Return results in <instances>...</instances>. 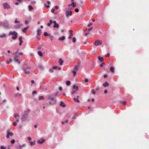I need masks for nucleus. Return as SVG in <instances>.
I'll list each match as a JSON object with an SVG mask.
<instances>
[{"label":"nucleus","mask_w":149,"mask_h":149,"mask_svg":"<svg viewBox=\"0 0 149 149\" xmlns=\"http://www.w3.org/2000/svg\"><path fill=\"white\" fill-rule=\"evenodd\" d=\"M84 4V2L83 1H81L80 2V3L79 4V6H81L82 5Z\"/></svg>","instance_id":"33"},{"label":"nucleus","mask_w":149,"mask_h":149,"mask_svg":"<svg viewBox=\"0 0 149 149\" xmlns=\"http://www.w3.org/2000/svg\"><path fill=\"white\" fill-rule=\"evenodd\" d=\"M16 148L17 149H22L21 147L20 146L19 147H16Z\"/></svg>","instance_id":"54"},{"label":"nucleus","mask_w":149,"mask_h":149,"mask_svg":"<svg viewBox=\"0 0 149 149\" xmlns=\"http://www.w3.org/2000/svg\"><path fill=\"white\" fill-rule=\"evenodd\" d=\"M37 35L38 36H40L41 33V31L40 29H38L37 30Z\"/></svg>","instance_id":"20"},{"label":"nucleus","mask_w":149,"mask_h":149,"mask_svg":"<svg viewBox=\"0 0 149 149\" xmlns=\"http://www.w3.org/2000/svg\"><path fill=\"white\" fill-rule=\"evenodd\" d=\"M28 23V21L27 20H26L25 22V23L26 24H27Z\"/></svg>","instance_id":"64"},{"label":"nucleus","mask_w":149,"mask_h":149,"mask_svg":"<svg viewBox=\"0 0 149 149\" xmlns=\"http://www.w3.org/2000/svg\"><path fill=\"white\" fill-rule=\"evenodd\" d=\"M60 105L63 107H65V104L62 101L61 102Z\"/></svg>","instance_id":"24"},{"label":"nucleus","mask_w":149,"mask_h":149,"mask_svg":"<svg viewBox=\"0 0 149 149\" xmlns=\"http://www.w3.org/2000/svg\"><path fill=\"white\" fill-rule=\"evenodd\" d=\"M3 8L4 9L10 8V6L7 2L4 3L3 4Z\"/></svg>","instance_id":"7"},{"label":"nucleus","mask_w":149,"mask_h":149,"mask_svg":"<svg viewBox=\"0 0 149 149\" xmlns=\"http://www.w3.org/2000/svg\"><path fill=\"white\" fill-rule=\"evenodd\" d=\"M19 41L22 40V36H20L19 38Z\"/></svg>","instance_id":"57"},{"label":"nucleus","mask_w":149,"mask_h":149,"mask_svg":"<svg viewBox=\"0 0 149 149\" xmlns=\"http://www.w3.org/2000/svg\"><path fill=\"white\" fill-rule=\"evenodd\" d=\"M120 102L124 105L126 103V102L125 101H121Z\"/></svg>","instance_id":"44"},{"label":"nucleus","mask_w":149,"mask_h":149,"mask_svg":"<svg viewBox=\"0 0 149 149\" xmlns=\"http://www.w3.org/2000/svg\"><path fill=\"white\" fill-rule=\"evenodd\" d=\"M18 57V56H16V57H14V60L15 62H17L18 64H19L20 63L17 58Z\"/></svg>","instance_id":"13"},{"label":"nucleus","mask_w":149,"mask_h":149,"mask_svg":"<svg viewBox=\"0 0 149 149\" xmlns=\"http://www.w3.org/2000/svg\"><path fill=\"white\" fill-rule=\"evenodd\" d=\"M15 23H19V22L17 20H15Z\"/></svg>","instance_id":"52"},{"label":"nucleus","mask_w":149,"mask_h":149,"mask_svg":"<svg viewBox=\"0 0 149 149\" xmlns=\"http://www.w3.org/2000/svg\"><path fill=\"white\" fill-rule=\"evenodd\" d=\"M102 42L99 40H95L94 44L96 46L100 45H101Z\"/></svg>","instance_id":"8"},{"label":"nucleus","mask_w":149,"mask_h":149,"mask_svg":"<svg viewBox=\"0 0 149 149\" xmlns=\"http://www.w3.org/2000/svg\"><path fill=\"white\" fill-rule=\"evenodd\" d=\"M53 23L54 24L53 27L54 28H59V25L57 23L56 21H54Z\"/></svg>","instance_id":"10"},{"label":"nucleus","mask_w":149,"mask_h":149,"mask_svg":"<svg viewBox=\"0 0 149 149\" xmlns=\"http://www.w3.org/2000/svg\"><path fill=\"white\" fill-rule=\"evenodd\" d=\"M109 84L107 81H106L103 84V86L104 87H106L109 86Z\"/></svg>","instance_id":"15"},{"label":"nucleus","mask_w":149,"mask_h":149,"mask_svg":"<svg viewBox=\"0 0 149 149\" xmlns=\"http://www.w3.org/2000/svg\"><path fill=\"white\" fill-rule=\"evenodd\" d=\"M28 139L29 141V142L30 143V142L31 141V140H32V139H31V138L30 137H29L28 138Z\"/></svg>","instance_id":"39"},{"label":"nucleus","mask_w":149,"mask_h":149,"mask_svg":"<svg viewBox=\"0 0 149 149\" xmlns=\"http://www.w3.org/2000/svg\"><path fill=\"white\" fill-rule=\"evenodd\" d=\"M20 25L19 24H17L15 26V28L16 29H19L20 27Z\"/></svg>","instance_id":"26"},{"label":"nucleus","mask_w":149,"mask_h":149,"mask_svg":"<svg viewBox=\"0 0 149 149\" xmlns=\"http://www.w3.org/2000/svg\"><path fill=\"white\" fill-rule=\"evenodd\" d=\"M59 95V93L58 92H56L54 94L55 96H58Z\"/></svg>","instance_id":"36"},{"label":"nucleus","mask_w":149,"mask_h":149,"mask_svg":"<svg viewBox=\"0 0 149 149\" xmlns=\"http://www.w3.org/2000/svg\"><path fill=\"white\" fill-rule=\"evenodd\" d=\"M15 97H17L18 96H20L21 95V94L20 93H15Z\"/></svg>","instance_id":"30"},{"label":"nucleus","mask_w":149,"mask_h":149,"mask_svg":"<svg viewBox=\"0 0 149 149\" xmlns=\"http://www.w3.org/2000/svg\"><path fill=\"white\" fill-rule=\"evenodd\" d=\"M92 93L93 94H95V91L94 90H93Z\"/></svg>","instance_id":"63"},{"label":"nucleus","mask_w":149,"mask_h":149,"mask_svg":"<svg viewBox=\"0 0 149 149\" xmlns=\"http://www.w3.org/2000/svg\"><path fill=\"white\" fill-rule=\"evenodd\" d=\"M15 140L14 139H12L11 141V143H14L15 142Z\"/></svg>","instance_id":"43"},{"label":"nucleus","mask_w":149,"mask_h":149,"mask_svg":"<svg viewBox=\"0 0 149 149\" xmlns=\"http://www.w3.org/2000/svg\"><path fill=\"white\" fill-rule=\"evenodd\" d=\"M25 145V144H23L22 145H20L19 146H20V147H24Z\"/></svg>","instance_id":"51"},{"label":"nucleus","mask_w":149,"mask_h":149,"mask_svg":"<svg viewBox=\"0 0 149 149\" xmlns=\"http://www.w3.org/2000/svg\"><path fill=\"white\" fill-rule=\"evenodd\" d=\"M28 7L29 9V10H31L33 9V7L31 5H29Z\"/></svg>","instance_id":"34"},{"label":"nucleus","mask_w":149,"mask_h":149,"mask_svg":"<svg viewBox=\"0 0 149 149\" xmlns=\"http://www.w3.org/2000/svg\"><path fill=\"white\" fill-rule=\"evenodd\" d=\"M73 88L74 89H75L76 91H77L78 90V87L76 86L75 85H74L73 86Z\"/></svg>","instance_id":"27"},{"label":"nucleus","mask_w":149,"mask_h":149,"mask_svg":"<svg viewBox=\"0 0 149 149\" xmlns=\"http://www.w3.org/2000/svg\"><path fill=\"white\" fill-rule=\"evenodd\" d=\"M93 28L92 27H91L90 28L88 29V30L90 31L92 30Z\"/></svg>","instance_id":"55"},{"label":"nucleus","mask_w":149,"mask_h":149,"mask_svg":"<svg viewBox=\"0 0 149 149\" xmlns=\"http://www.w3.org/2000/svg\"><path fill=\"white\" fill-rule=\"evenodd\" d=\"M31 3L32 4H35L36 3V2L34 1H31Z\"/></svg>","instance_id":"40"},{"label":"nucleus","mask_w":149,"mask_h":149,"mask_svg":"<svg viewBox=\"0 0 149 149\" xmlns=\"http://www.w3.org/2000/svg\"><path fill=\"white\" fill-rule=\"evenodd\" d=\"M28 27H26L22 29V31L24 33H25L26 32V31L28 29Z\"/></svg>","instance_id":"17"},{"label":"nucleus","mask_w":149,"mask_h":149,"mask_svg":"<svg viewBox=\"0 0 149 149\" xmlns=\"http://www.w3.org/2000/svg\"><path fill=\"white\" fill-rule=\"evenodd\" d=\"M59 90L60 91H61L62 90V88L61 87H59Z\"/></svg>","instance_id":"60"},{"label":"nucleus","mask_w":149,"mask_h":149,"mask_svg":"<svg viewBox=\"0 0 149 149\" xmlns=\"http://www.w3.org/2000/svg\"><path fill=\"white\" fill-rule=\"evenodd\" d=\"M44 36H47L48 35V33L47 32H45L44 33Z\"/></svg>","instance_id":"42"},{"label":"nucleus","mask_w":149,"mask_h":149,"mask_svg":"<svg viewBox=\"0 0 149 149\" xmlns=\"http://www.w3.org/2000/svg\"><path fill=\"white\" fill-rule=\"evenodd\" d=\"M22 117L21 118V119L22 120V121L23 122V121L25 120L26 118L28 117V113L27 111H25L24 114H22Z\"/></svg>","instance_id":"6"},{"label":"nucleus","mask_w":149,"mask_h":149,"mask_svg":"<svg viewBox=\"0 0 149 149\" xmlns=\"http://www.w3.org/2000/svg\"><path fill=\"white\" fill-rule=\"evenodd\" d=\"M19 116V114L17 113H15L14 117L15 118H17V117H18Z\"/></svg>","instance_id":"37"},{"label":"nucleus","mask_w":149,"mask_h":149,"mask_svg":"<svg viewBox=\"0 0 149 149\" xmlns=\"http://www.w3.org/2000/svg\"><path fill=\"white\" fill-rule=\"evenodd\" d=\"M6 36V34L5 33H3L1 34H0V38H3Z\"/></svg>","instance_id":"18"},{"label":"nucleus","mask_w":149,"mask_h":149,"mask_svg":"<svg viewBox=\"0 0 149 149\" xmlns=\"http://www.w3.org/2000/svg\"><path fill=\"white\" fill-rule=\"evenodd\" d=\"M45 139L43 138H41L40 139H38V143L39 144H41L43 143L45 141Z\"/></svg>","instance_id":"12"},{"label":"nucleus","mask_w":149,"mask_h":149,"mask_svg":"<svg viewBox=\"0 0 149 149\" xmlns=\"http://www.w3.org/2000/svg\"><path fill=\"white\" fill-rule=\"evenodd\" d=\"M72 4L73 7H74L76 6V3L75 2H72Z\"/></svg>","instance_id":"35"},{"label":"nucleus","mask_w":149,"mask_h":149,"mask_svg":"<svg viewBox=\"0 0 149 149\" xmlns=\"http://www.w3.org/2000/svg\"><path fill=\"white\" fill-rule=\"evenodd\" d=\"M72 42H76V38L75 37H73V38H72Z\"/></svg>","instance_id":"38"},{"label":"nucleus","mask_w":149,"mask_h":149,"mask_svg":"<svg viewBox=\"0 0 149 149\" xmlns=\"http://www.w3.org/2000/svg\"><path fill=\"white\" fill-rule=\"evenodd\" d=\"M76 115H77L76 114H75V115H74V116L72 117V119H75V116H76Z\"/></svg>","instance_id":"59"},{"label":"nucleus","mask_w":149,"mask_h":149,"mask_svg":"<svg viewBox=\"0 0 149 149\" xmlns=\"http://www.w3.org/2000/svg\"><path fill=\"white\" fill-rule=\"evenodd\" d=\"M49 70L50 72H53V69H49Z\"/></svg>","instance_id":"50"},{"label":"nucleus","mask_w":149,"mask_h":149,"mask_svg":"<svg viewBox=\"0 0 149 149\" xmlns=\"http://www.w3.org/2000/svg\"><path fill=\"white\" fill-rule=\"evenodd\" d=\"M55 8L56 9H58L59 8V7L57 6H55Z\"/></svg>","instance_id":"62"},{"label":"nucleus","mask_w":149,"mask_h":149,"mask_svg":"<svg viewBox=\"0 0 149 149\" xmlns=\"http://www.w3.org/2000/svg\"><path fill=\"white\" fill-rule=\"evenodd\" d=\"M13 125L14 126H16V125H17V123L16 122H14L13 123Z\"/></svg>","instance_id":"45"},{"label":"nucleus","mask_w":149,"mask_h":149,"mask_svg":"<svg viewBox=\"0 0 149 149\" xmlns=\"http://www.w3.org/2000/svg\"><path fill=\"white\" fill-rule=\"evenodd\" d=\"M110 70L112 72H114V68L113 67H111L110 68Z\"/></svg>","instance_id":"28"},{"label":"nucleus","mask_w":149,"mask_h":149,"mask_svg":"<svg viewBox=\"0 0 149 149\" xmlns=\"http://www.w3.org/2000/svg\"><path fill=\"white\" fill-rule=\"evenodd\" d=\"M63 62V61L62 59L60 58L59 59V63L60 65H62Z\"/></svg>","instance_id":"22"},{"label":"nucleus","mask_w":149,"mask_h":149,"mask_svg":"<svg viewBox=\"0 0 149 149\" xmlns=\"http://www.w3.org/2000/svg\"><path fill=\"white\" fill-rule=\"evenodd\" d=\"M65 39V37L64 36H63L62 37L59 38V40H63Z\"/></svg>","instance_id":"23"},{"label":"nucleus","mask_w":149,"mask_h":149,"mask_svg":"<svg viewBox=\"0 0 149 149\" xmlns=\"http://www.w3.org/2000/svg\"><path fill=\"white\" fill-rule=\"evenodd\" d=\"M38 54L39 56H43V54L41 51H39L38 52Z\"/></svg>","instance_id":"29"},{"label":"nucleus","mask_w":149,"mask_h":149,"mask_svg":"<svg viewBox=\"0 0 149 149\" xmlns=\"http://www.w3.org/2000/svg\"><path fill=\"white\" fill-rule=\"evenodd\" d=\"M98 58L99 61H100L101 62H102L103 61V58L102 57H101L100 56H98Z\"/></svg>","instance_id":"19"},{"label":"nucleus","mask_w":149,"mask_h":149,"mask_svg":"<svg viewBox=\"0 0 149 149\" xmlns=\"http://www.w3.org/2000/svg\"><path fill=\"white\" fill-rule=\"evenodd\" d=\"M52 12L54 13L55 11V9L54 8H52L51 10Z\"/></svg>","instance_id":"56"},{"label":"nucleus","mask_w":149,"mask_h":149,"mask_svg":"<svg viewBox=\"0 0 149 149\" xmlns=\"http://www.w3.org/2000/svg\"><path fill=\"white\" fill-rule=\"evenodd\" d=\"M54 97L52 95H49L48 96L47 100L50 104H54L56 103V101L54 99Z\"/></svg>","instance_id":"2"},{"label":"nucleus","mask_w":149,"mask_h":149,"mask_svg":"<svg viewBox=\"0 0 149 149\" xmlns=\"http://www.w3.org/2000/svg\"><path fill=\"white\" fill-rule=\"evenodd\" d=\"M66 16L67 17H68L69 16H71L72 15L71 11H69V10H67L66 12Z\"/></svg>","instance_id":"9"},{"label":"nucleus","mask_w":149,"mask_h":149,"mask_svg":"<svg viewBox=\"0 0 149 149\" xmlns=\"http://www.w3.org/2000/svg\"><path fill=\"white\" fill-rule=\"evenodd\" d=\"M35 141L34 142L31 141L30 145L31 146L34 145L35 144Z\"/></svg>","instance_id":"31"},{"label":"nucleus","mask_w":149,"mask_h":149,"mask_svg":"<svg viewBox=\"0 0 149 149\" xmlns=\"http://www.w3.org/2000/svg\"><path fill=\"white\" fill-rule=\"evenodd\" d=\"M58 68V67L56 66H55L53 67V69H56Z\"/></svg>","instance_id":"48"},{"label":"nucleus","mask_w":149,"mask_h":149,"mask_svg":"<svg viewBox=\"0 0 149 149\" xmlns=\"http://www.w3.org/2000/svg\"><path fill=\"white\" fill-rule=\"evenodd\" d=\"M77 98H74V101L75 102H79V100L78 99V98H79V96H77Z\"/></svg>","instance_id":"21"},{"label":"nucleus","mask_w":149,"mask_h":149,"mask_svg":"<svg viewBox=\"0 0 149 149\" xmlns=\"http://www.w3.org/2000/svg\"><path fill=\"white\" fill-rule=\"evenodd\" d=\"M72 32V30H70L69 31V33H70V35L68 37V38L69 39H71V36H72L73 35V34Z\"/></svg>","instance_id":"14"},{"label":"nucleus","mask_w":149,"mask_h":149,"mask_svg":"<svg viewBox=\"0 0 149 149\" xmlns=\"http://www.w3.org/2000/svg\"><path fill=\"white\" fill-rule=\"evenodd\" d=\"M2 25L4 29H8L10 27L9 22L8 21L2 22Z\"/></svg>","instance_id":"3"},{"label":"nucleus","mask_w":149,"mask_h":149,"mask_svg":"<svg viewBox=\"0 0 149 149\" xmlns=\"http://www.w3.org/2000/svg\"><path fill=\"white\" fill-rule=\"evenodd\" d=\"M75 11L77 13L79 11V10L77 8H75Z\"/></svg>","instance_id":"49"},{"label":"nucleus","mask_w":149,"mask_h":149,"mask_svg":"<svg viewBox=\"0 0 149 149\" xmlns=\"http://www.w3.org/2000/svg\"><path fill=\"white\" fill-rule=\"evenodd\" d=\"M70 82L69 81H67L66 82V84L68 86H69L70 84Z\"/></svg>","instance_id":"32"},{"label":"nucleus","mask_w":149,"mask_h":149,"mask_svg":"<svg viewBox=\"0 0 149 149\" xmlns=\"http://www.w3.org/2000/svg\"><path fill=\"white\" fill-rule=\"evenodd\" d=\"M39 99L40 100H44L45 99V98L43 96H41L39 97Z\"/></svg>","instance_id":"25"},{"label":"nucleus","mask_w":149,"mask_h":149,"mask_svg":"<svg viewBox=\"0 0 149 149\" xmlns=\"http://www.w3.org/2000/svg\"><path fill=\"white\" fill-rule=\"evenodd\" d=\"M13 134L12 132H7V135L6 136V137L8 139L9 138V136H13Z\"/></svg>","instance_id":"11"},{"label":"nucleus","mask_w":149,"mask_h":149,"mask_svg":"<svg viewBox=\"0 0 149 149\" xmlns=\"http://www.w3.org/2000/svg\"><path fill=\"white\" fill-rule=\"evenodd\" d=\"M23 70L25 74H29L33 72L31 67L24 64Z\"/></svg>","instance_id":"1"},{"label":"nucleus","mask_w":149,"mask_h":149,"mask_svg":"<svg viewBox=\"0 0 149 149\" xmlns=\"http://www.w3.org/2000/svg\"><path fill=\"white\" fill-rule=\"evenodd\" d=\"M37 93V91H33L32 92V94L33 95L34 94H36Z\"/></svg>","instance_id":"46"},{"label":"nucleus","mask_w":149,"mask_h":149,"mask_svg":"<svg viewBox=\"0 0 149 149\" xmlns=\"http://www.w3.org/2000/svg\"><path fill=\"white\" fill-rule=\"evenodd\" d=\"M53 21L52 20H49V22L47 24V26H50L51 25V24H52V23H53Z\"/></svg>","instance_id":"16"},{"label":"nucleus","mask_w":149,"mask_h":149,"mask_svg":"<svg viewBox=\"0 0 149 149\" xmlns=\"http://www.w3.org/2000/svg\"><path fill=\"white\" fill-rule=\"evenodd\" d=\"M85 81L86 82H87L88 81V79H87L86 78L85 80Z\"/></svg>","instance_id":"58"},{"label":"nucleus","mask_w":149,"mask_h":149,"mask_svg":"<svg viewBox=\"0 0 149 149\" xmlns=\"http://www.w3.org/2000/svg\"><path fill=\"white\" fill-rule=\"evenodd\" d=\"M105 64L103 62L101 64H100V67H102L104 65H105Z\"/></svg>","instance_id":"41"},{"label":"nucleus","mask_w":149,"mask_h":149,"mask_svg":"<svg viewBox=\"0 0 149 149\" xmlns=\"http://www.w3.org/2000/svg\"><path fill=\"white\" fill-rule=\"evenodd\" d=\"M93 25V24L91 23H90V24H88L87 25V26L88 27H90L91 26H92Z\"/></svg>","instance_id":"47"},{"label":"nucleus","mask_w":149,"mask_h":149,"mask_svg":"<svg viewBox=\"0 0 149 149\" xmlns=\"http://www.w3.org/2000/svg\"><path fill=\"white\" fill-rule=\"evenodd\" d=\"M80 63H77L74 66V69L72 71L74 76H75L76 75V71L78 70L80 67Z\"/></svg>","instance_id":"5"},{"label":"nucleus","mask_w":149,"mask_h":149,"mask_svg":"<svg viewBox=\"0 0 149 149\" xmlns=\"http://www.w3.org/2000/svg\"><path fill=\"white\" fill-rule=\"evenodd\" d=\"M1 149H5V148L3 146H1Z\"/></svg>","instance_id":"53"},{"label":"nucleus","mask_w":149,"mask_h":149,"mask_svg":"<svg viewBox=\"0 0 149 149\" xmlns=\"http://www.w3.org/2000/svg\"><path fill=\"white\" fill-rule=\"evenodd\" d=\"M10 129H8L7 130V132H10Z\"/></svg>","instance_id":"61"},{"label":"nucleus","mask_w":149,"mask_h":149,"mask_svg":"<svg viewBox=\"0 0 149 149\" xmlns=\"http://www.w3.org/2000/svg\"><path fill=\"white\" fill-rule=\"evenodd\" d=\"M9 35H14L12 37L13 40H15L17 38V33L15 31H10L9 32Z\"/></svg>","instance_id":"4"}]
</instances>
